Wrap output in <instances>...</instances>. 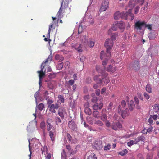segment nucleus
I'll return each mask as SVG.
<instances>
[{
    "label": "nucleus",
    "instance_id": "f257e3e1",
    "mask_svg": "<svg viewBox=\"0 0 159 159\" xmlns=\"http://www.w3.org/2000/svg\"><path fill=\"white\" fill-rule=\"evenodd\" d=\"M96 68L98 72L101 74L102 83L104 82L105 84H107L110 81L109 78L107 77L108 74L101 68L99 66H96Z\"/></svg>",
    "mask_w": 159,
    "mask_h": 159
},
{
    "label": "nucleus",
    "instance_id": "f03ea898",
    "mask_svg": "<svg viewBox=\"0 0 159 159\" xmlns=\"http://www.w3.org/2000/svg\"><path fill=\"white\" fill-rule=\"evenodd\" d=\"M134 15L131 12V9H129L127 12H121V18L122 19L126 20L128 19L131 20L134 19Z\"/></svg>",
    "mask_w": 159,
    "mask_h": 159
},
{
    "label": "nucleus",
    "instance_id": "7ed1b4c3",
    "mask_svg": "<svg viewBox=\"0 0 159 159\" xmlns=\"http://www.w3.org/2000/svg\"><path fill=\"white\" fill-rule=\"evenodd\" d=\"M113 45V42L112 40L110 39H106L105 43V46L107 48L106 53L108 54V57L111 55L110 50L112 48Z\"/></svg>",
    "mask_w": 159,
    "mask_h": 159
},
{
    "label": "nucleus",
    "instance_id": "20e7f679",
    "mask_svg": "<svg viewBox=\"0 0 159 159\" xmlns=\"http://www.w3.org/2000/svg\"><path fill=\"white\" fill-rule=\"evenodd\" d=\"M108 54L107 53H104V51H102L100 53V58L101 60L105 59V60L103 61L102 64L103 66L105 67V66L106 65L107 63L108 59L110 58L111 55L108 57Z\"/></svg>",
    "mask_w": 159,
    "mask_h": 159
},
{
    "label": "nucleus",
    "instance_id": "39448f33",
    "mask_svg": "<svg viewBox=\"0 0 159 159\" xmlns=\"http://www.w3.org/2000/svg\"><path fill=\"white\" fill-rule=\"evenodd\" d=\"M69 0H65L64 4H63L64 0H63L60 8L57 13L59 17L60 16H61V14L62 13V11L63 10V9L68 7Z\"/></svg>",
    "mask_w": 159,
    "mask_h": 159
},
{
    "label": "nucleus",
    "instance_id": "423d86ee",
    "mask_svg": "<svg viewBox=\"0 0 159 159\" xmlns=\"http://www.w3.org/2000/svg\"><path fill=\"white\" fill-rule=\"evenodd\" d=\"M93 147L98 150L102 149L103 148L102 142L100 140H95L93 145Z\"/></svg>",
    "mask_w": 159,
    "mask_h": 159
},
{
    "label": "nucleus",
    "instance_id": "0eeeda50",
    "mask_svg": "<svg viewBox=\"0 0 159 159\" xmlns=\"http://www.w3.org/2000/svg\"><path fill=\"white\" fill-rule=\"evenodd\" d=\"M108 0H104L102 3V6L100 9L99 11L100 12L105 11L108 7Z\"/></svg>",
    "mask_w": 159,
    "mask_h": 159
},
{
    "label": "nucleus",
    "instance_id": "6e6552de",
    "mask_svg": "<svg viewBox=\"0 0 159 159\" xmlns=\"http://www.w3.org/2000/svg\"><path fill=\"white\" fill-rule=\"evenodd\" d=\"M145 25V21H141L140 20H139L135 23L134 24L135 28L137 30H141L143 27H144V25Z\"/></svg>",
    "mask_w": 159,
    "mask_h": 159
},
{
    "label": "nucleus",
    "instance_id": "1a4fd4ad",
    "mask_svg": "<svg viewBox=\"0 0 159 159\" xmlns=\"http://www.w3.org/2000/svg\"><path fill=\"white\" fill-rule=\"evenodd\" d=\"M130 66L134 70H138L140 68L139 62L137 61H135L131 64Z\"/></svg>",
    "mask_w": 159,
    "mask_h": 159
},
{
    "label": "nucleus",
    "instance_id": "9d476101",
    "mask_svg": "<svg viewBox=\"0 0 159 159\" xmlns=\"http://www.w3.org/2000/svg\"><path fill=\"white\" fill-rule=\"evenodd\" d=\"M41 69L40 71H37V73L39 74V83H40L41 80L45 76V73L43 71H45L46 70V69L44 70V67L42 66L41 65Z\"/></svg>",
    "mask_w": 159,
    "mask_h": 159
},
{
    "label": "nucleus",
    "instance_id": "9b49d317",
    "mask_svg": "<svg viewBox=\"0 0 159 159\" xmlns=\"http://www.w3.org/2000/svg\"><path fill=\"white\" fill-rule=\"evenodd\" d=\"M85 40L84 41L85 45H88L90 48H92L94 45L95 42L92 41L91 40H87L86 39V36H84Z\"/></svg>",
    "mask_w": 159,
    "mask_h": 159
},
{
    "label": "nucleus",
    "instance_id": "f8f14e48",
    "mask_svg": "<svg viewBox=\"0 0 159 159\" xmlns=\"http://www.w3.org/2000/svg\"><path fill=\"white\" fill-rule=\"evenodd\" d=\"M137 4L138 1L136 0H130L129 1L128 6L130 8L129 9H131V11H132V10Z\"/></svg>",
    "mask_w": 159,
    "mask_h": 159
},
{
    "label": "nucleus",
    "instance_id": "ddd939ff",
    "mask_svg": "<svg viewBox=\"0 0 159 159\" xmlns=\"http://www.w3.org/2000/svg\"><path fill=\"white\" fill-rule=\"evenodd\" d=\"M56 130L54 128H53L51 131L49 132V135L51 140L54 141L55 140Z\"/></svg>",
    "mask_w": 159,
    "mask_h": 159
},
{
    "label": "nucleus",
    "instance_id": "4468645a",
    "mask_svg": "<svg viewBox=\"0 0 159 159\" xmlns=\"http://www.w3.org/2000/svg\"><path fill=\"white\" fill-rule=\"evenodd\" d=\"M48 107L49 108V110L51 112L55 113L56 112L55 109H58L59 106L58 104L56 103L55 105L52 104L51 105H48Z\"/></svg>",
    "mask_w": 159,
    "mask_h": 159
},
{
    "label": "nucleus",
    "instance_id": "2eb2a0df",
    "mask_svg": "<svg viewBox=\"0 0 159 159\" xmlns=\"http://www.w3.org/2000/svg\"><path fill=\"white\" fill-rule=\"evenodd\" d=\"M121 124L119 122H113L111 125L112 128L115 130H117L118 128H122Z\"/></svg>",
    "mask_w": 159,
    "mask_h": 159
},
{
    "label": "nucleus",
    "instance_id": "dca6fc26",
    "mask_svg": "<svg viewBox=\"0 0 159 159\" xmlns=\"http://www.w3.org/2000/svg\"><path fill=\"white\" fill-rule=\"evenodd\" d=\"M103 104L102 102H100L99 104L98 103H95L93 106V110H98L101 109L103 107Z\"/></svg>",
    "mask_w": 159,
    "mask_h": 159
},
{
    "label": "nucleus",
    "instance_id": "f3484780",
    "mask_svg": "<svg viewBox=\"0 0 159 159\" xmlns=\"http://www.w3.org/2000/svg\"><path fill=\"white\" fill-rule=\"evenodd\" d=\"M134 144H137L140 141L144 142L145 140V137L143 135L139 136L136 138L134 139Z\"/></svg>",
    "mask_w": 159,
    "mask_h": 159
},
{
    "label": "nucleus",
    "instance_id": "a211bd4d",
    "mask_svg": "<svg viewBox=\"0 0 159 159\" xmlns=\"http://www.w3.org/2000/svg\"><path fill=\"white\" fill-rule=\"evenodd\" d=\"M69 128L73 131L76 130V125L75 123L73 121H69L68 123Z\"/></svg>",
    "mask_w": 159,
    "mask_h": 159
},
{
    "label": "nucleus",
    "instance_id": "6ab92c4d",
    "mask_svg": "<svg viewBox=\"0 0 159 159\" xmlns=\"http://www.w3.org/2000/svg\"><path fill=\"white\" fill-rule=\"evenodd\" d=\"M129 114V112L128 108H126L124 111L121 112V115L123 118H125L126 116H128Z\"/></svg>",
    "mask_w": 159,
    "mask_h": 159
},
{
    "label": "nucleus",
    "instance_id": "aec40b11",
    "mask_svg": "<svg viewBox=\"0 0 159 159\" xmlns=\"http://www.w3.org/2000/svg\"><path fill=\"white\" fill-rule=\"evenodd\" d=\"M67 139L69 142L71 143H75L77 141V140L76 139H72V137L69 133L67 134Z\"/></svg>",
    "mask_w": 159,
    "mask_h": 159
},
{
    "label": "nucleus",
    "instance_id": "412c9836",
    "mask_svg": "<svg viewBox=\"0 0 159 159\" xmlns=\"http://www.w3.org/2000/svg\"><path fill=\"white\" fill-rule=\"evenodd\" d=\"M116 25L117 26V27L119 28L120 29H124L125 28V24L122 21H120L118 22L117 21L116 22Z\"/></svg>",
    "mask_w": 159,
    "mask_h": 159
},
{
    "label": "nucleus",
    "instance_id": "4be33fe9",
    "mask_svg": "<svg viewBox=\"0 0 159 159\" xmlns=\"http://www.w3.org/2000/svg\"><path fill=\"white\" fill-rule=\"evenodd\" d=\"M105 70L108 72H114L116 70V67H113L111 65H109L106 68Z\"/></svg>",
    "mask_w": 159,
    "mask_h": 159
},
{
    "label": "nucleus",
    "instance_id": "5701e85b",
    "mask_svg": "<svg viewBox=\"0 0 159 159\" xmlns=\"http://www.w3.org/2000/svg\"><path fill=\"white\" fill-rule=\"evenodd\" d=\"M134 101L135 103V107L137 109L139 110L141 109V107L139 104V101L136 97L134 98Z\"/></svg>",
    "mask_w": 159,
    "mask_h": 159
},
{
    "label": "nucleus",
    "instance_id": "b1692460",
    "mask_svg": "<svg viewBox=\"0 0 159 159\" xmlns=\"http://www.w3.org/2000/svg\"><path fill=\"white\" fill-rule=\"evenodd\" d=\"M106 111L105 109H102V115L100 117L101 120L103 121H106L107 119L106 114L103 113V112L105 111Z\"/></svg>",
    "mask_w": 159,
    "mask_h": 159
},
{
    "label": "nucleus",
    "instance_id": "393cba45",
    "mask_svg": "<svg viewBox=\"0 0 159 159\" xmlns=\"http://www.w3.org/2000/svg\"><path fill=\"white\" fill-rule=\"evenodd\" d=\"M52 59V55H50L48 56V58L46 60V61L45 62H43L41 66H44L45 67V65L47 63H48L49 62H50Z\"/></svg>",
    "mask_w": 159,
    "mask_h": 159
},
{
    "label": "nucleus",
    "instance_id": "a878e982",
    "mask_svg": "<svg viewBox=\"0 0 159 159\" xmlns=\"http://www.w3.org/2000/svg\"><path fill=\"white\" fill-rule=\"evenodd\" d=\"M117 26L116 25V24L115 22L113 25L111 27V29H110L108 30V34H110L111 33V30H112L113 31H116L117 30Z\"/></svg>",
    "mask_w": 159,
    "mask_h": 159
},
{
    "label": "nucleus",
    "instance_id": "bb28decb",
    "mask_svg": "<svg viewBox=\"0 0 159 159\" xmlns=\"http://www.w3.org/2000/svg\"><path fill=\"white\" fill-rule=\"evenodd\" d=\"M135 106V105L134 101L132 100H131L129 102V108L130 111H133Z\"/></svg>",
    "mask_w": 159,
    "mask_h": 159
},
{
    "label": "nucleus",
    "instance_id": "cd10ccee",
    "mask_svg": "<svg viewBox=\"0 0 159 159\" xmlns=\"http://www.w3.org/2000/svg\"><path fill=\"white\" fill-rule=\"evenodd\" d=\"M121 12L118 11L116 12L114 15V18L115 20H118L121 18Z\"/></svg>",
    "mask_w": 159,
    "mask_h": 159
},
{
    "label": "nucleus",
    "instance_id": "c85d7f7f",
    "mask_svg": "<svg viewBox=\"0 0 159 159\" xmlns=\"http://www.w3.org/2000/svg\"><path fill=\"white\" fill-rule=\"evenodd\" d=\"M101 75H96L94 77L93 79L94 80L97 81L98 80L99 82H98L99 83H102V80L101 78Z\"/></svg>",
    "mask_w": 159,
    "mask_h": 159
},
{
    "label": "nucleus",
    "instance_id": "c756f323",
    "mask_svg": "<svg viewBox=\"0 0 159 159\" xmlns=\"http://www.w3.org/2000/svg\"><path fill=\"white\" fill-rule=\"evenodd\" d=\"M66 148L68 150V152L70 153V154H74L76 153V152H74L72 149H71V147L70 145H66Z\"/></svg>",
    "mask_w": 159,
    "mask_h": 159
},
{
    "label": "nucleus",
    "instance_id": "7c9ffc66",
    "mask_svg": "<svg viewBox=\"0 0 159 159\" xmlns=\"http://www.w3.org/2000/svg\"><path fill=\"white\" fill-rule=\"evenodd\" d=\"M93 116L94 117L97 119L99 118L100 117L99 112L97 111H94L93 113Z\"/></svg>",
    "mask_w": 159,
    "mask_h": 159
},
{
    "label": "nucleus",
    "instance_id": "2f4dec72",
    "mask_svg": "<svg viewBox=\"0 0 159 159\" xmlns=\"http://www.w3.org/2000/svg\"><path fill=\"white\" fill-rule=\"evenodd\" d=\"M111 35V39L113 41V40H115L116 39V38L117 37L118 34L117 33H112L111 34H110Z\"/></svg>",
    "mask_w": 159,
    "mask_h": 159
},
{
    "label": "nucleus",
    "instance_id": "473e14b6",
    "mask_svg": "<svg viewBox=\"0 0 159 159\" xmlns=\"http://www.w3.org/2000/svg\"><path fill=\"white\" fill-rule=\"evenodd\" d=\"M154 111L157 112L159 111V106L158 104H155L153 106Z\"/></svg>",
    "mask_w": 159,
    "mask_h": 159
},
{
    "label": "nucleus",
    "instance_id": "72a5a7b5",
    "mask_svg": "<svg viewBox=\"0 0 159 159\" xmlns=\"http://www.w3.org/2000/svg\"><path fill=\"white\" fill-rule=\"evenodd\" d=\"M53 27V24H51V25H49V29L48 31V34L47 36V37L48 38H50V33L51 31V29Z\"/></svg>",
    "mask_w": 159,
    "mask_h": 159
},
{
    "label": "nucleus",
    "instance_id": "f704fd0d",
    "mask_svg": "<svg viewBox=\"0 0 159 159\" xmlns=\"http://www.w3.org/2000/svg\"><path fill=\"white\" fill-rule=\"evenodd\" d=\"M128 153V151L127 149H125L119 152L118 154L121 156H124L126 154Z\"/></svg>",
    "mask_w": 159,
    "mask_h": 159
},
{
    "label": "nucleus",
    "instance_id": "c9c22d12",
    "mask_svg": "<svg viewBox=\"0 0 159 159\" xmlns=\"http://www.w3.org/2000/svg\"><path fill=\"white\" fill-rule=\"evenodd\" d=\"M84 112L85 113L88 115H90L91 114V111L90 109L88 107H86L85 108Z\"/></svg>",
    "mask_w": 159,
    "mask_h": 159
},
{
    "label": "nucleus",
    "instance_id": "e433bc0d",
    "mask_svg": "<svg viewBox=\"0 0 159 159\" xmlns=\"http://www.w3.org/2000/svg\"><path fill=\"white\" fill-rule=\"evenodd\" d=\"M146 91L149 93H151L152 92L150 84L147 85L146 87Z\"/></svg>",
    "mask_w": 159,
    "mask_h": 159
},
{
    "label": "nucleus",
    "instance_id": "4c0bfd02",
    "mask_svg": "<svg viewBox=\"0 0 159 159\" xmlns=\"http://www.w3.org/2000/svg\"><path fill=\"white\" fill-rule=\"evenodd\" d=\"M152 25L151 24H147L146 22H145V25H144V27L145 28H147L150 30H152Z\"/></svg>",
    "mask_w": 159,
    "mask_h": 159
},
{
    "label": "nucleus",
    "instance_id": "58836bf2",
    "mask_svg": "<svg viewBox=\"0 0 159 159\" xmlns=\"http://www.w3.org/2000/svg\"><path fill=\"white\" fill-rule=\"evenodd\" d=\"M94 124L101 126L103 125V123L101 121L99 120L95 121Z\"/></svg>",
    "mask_w": 159,
    "mask_h": 159
},
{
    "label": "nucleus",
    "instance_id": "ea45409f",
    "mask_svg": "<svg viewBox=\"0 0 159 159\" xmlns=\"http://www.w3.org/2000/svg\"><path fill=\"white\" fill-rule=\"evenodd\" d=\"M58 98L59 99V101H60L61 103H63L64 102V98L61 95H59L58 96Z\"/></svg>",
    "mask_w": 159,
    "mask_h": 159
},
{
    "label": "nucleus",
    "instance_id": "a19ab883",
    "mask_svg": "<svg viewBox=\"0 0 159 159\" xmlns=\"http://www.w3.org/2000/svg\"><path fill=\"white\" fill-rule=\"evenodd\" d=\"M55 59L56 60L60 59L61 61H62L64 60V57L61 56H60L58 54H56L55 56Z\"/></svg>",
    "mask_w": 159,
    "mask_h": 159
},
{
    "label": "nucleus",
    "instance_id": "79ce46f5",
    "mask_svg": "<svg viewBox=\"0 0 159 159\" xmlns=\"http://www.w3.org/2000/svg\"><path fill=\"white\" fill-rule=\"evenodd\" d=\"M44 108V106L43 103H40L38 105V108L39 110L42 111Z\"/></svg>",
    "mask_w": 159,
    "mask_h": 159
},
{
    "label": "nucleus",
    "instance_id": "37998d69",
    "mask_svg": "<svg viewBox=\"0 0 159 159\" xmlns=\"http://www.w3.org/2000/svg\"><path fill=\"white\" fill-rule=\"evenodd\" d=\"M63 66V63L62 62L59 64H58L57 66V68L59 70H61Z\"/></svg>",
    "mask_w": 159,
    "mask_h": 159
},
{
    "label": "nucleus",
    "instance_id": "c03bdc74",
    "mask_svg": "<svg viewBox=\"0 0 159 159\" xmlns=\"http://www.w3.org/2000/svg\"><path fill=\"white\" fill-rule=\"evenodd\" d=\"M111 146L109 144H108L107 145L105 146L104 148V150L105 151H107L109 150L111 148Z\"/></svg>",
    "mask_w": 159,
    "mask_h": 159
},
{
    "label": "nucleus",
    "instance_id": "a18cd8bd",
    "mask_svg": "<svg viewBox=\"0 0 159 159\" xmlns=\"http://www.w3.org/2000/svg\"><path fill=\"white\" fill-rule=\"evenodd\" d=\"M61 159H66V154L64 150H63L61 153Z\"/></svg>",
    "mask_w": 159,
    "mask_h": 159
},
{
    "label": "nucleus",
    "instance_id": "49530a36",
    "mask_svg": "<svg viewBox=\"0 0 159 159\" xmlns=\"http://www.w3.org/2000/svg\"><path fill=\"white\" fill-rule=\"evenodd\" d=\"M55 122L56 125H58L59 123H61L62 121L59 117H57L55 118Z\"/></svg>",
    "mask_w": 159,
    "mask_h": 159
},
{
    "label": "nucleus",
    "instance_id": "de8ad7c7",
    "mask_svg": "<svg viewBox=\"0 0 159 159\" xmlns=\"http://www.w3.org/2000/svg\"><path fill=\"white\" fill-rule=\"evenodd\" d=\"M75 49L79 53L82 52L83 51L82 47L81 44H80L79 46L77 48H75Z\"/></svg>",
    "mask_w": 159,
    "mask_h": 159
},
{
    "label": "nucleus",
    "instance_id": "09e8293b",
    "mask_svg": "<svg viewBox=\"0 0 159 159\" xmlns=\"http://www.w3.org/2000/svg\"><path fill=\"white\" fill-rule=\"evenodd\" d=\"M148 37L150 39L153 40L155 38V36L152 33H150L148 34Z\"/></svg>",
    "mask_w": 159,
    "mask_h": 159
},
{
    "label": "nucleus",
    "instance_id": "8fccbe9b",
    "mask_svg": "<svg viewBox=\"0 0 159 159\" xmlns=\"http://www.w3.org/2000/svg\"><path fill=\"white\" fill-rule=\"evenodd\" d=\"M45 123L44 121L41 122L40 125V127L41 128L43 129H44L45 128Z\"/></svg>",
    "mask_w": 159,
    "mask_h": 159
},
{
    "label": "nucleus",
    "instance_id": "3c124183",
    "mask_svg": "<svg viewBox=\"0 0 159 159\" xmlns=\"http://www.w3.org/2000/svg\"><path fill=\"white\" fill-rule=\"evenodd\" d=\"M48 93L47 91H45L44 93V98L46 100L49 98V96H48Z\"/></svg>",
    "mask_w": 159,
    "mask_h": 159
},
{
    "label": "nucleus",
    "instance_id": "603ef678",
    "mask_svg": "<svg viewBox=\"0 0 159 159\" xmlns=\"http://www.w3.org/2000/svg\"><path fill=\"white\" fill-rule=\"evenodd\" d=\"M153 155L152 153H148L146 156V159H152Z\"/></svg>",
    "mask_w": 159,
    "mask_h": 159
},
{
    "label": "nucleus",
    "instance_id": "864d4df0",
    "mask_svg": "<svg viewBox=\"0 0 159 159\" xmlns=\"http://www.w3.org/2000/svg\"><path fill=\"white\" fill-rule=\"evenodd\" d=\"M53 126L51 125L50 124H47V128L48 131H51V129L52 128Z\"/></svg>",
    "mask_w": 159,
    "mask_h": 159
},
{
    "label": "nucleus",
    "instance_id": "5fc2aeb1",
    "mask_svg": "<svg viewBox=\"0 0 159 159\" xmlns=\"http://www.w3.org/2000/svg\"><path fill=\"white\" fill-rule=\"evenodd\" d=\"M98 100L97 97L95 96L93 97L92 99V102L93 103H96Z\"/></svg>",
    "mask_w": 159,
    "mask_h": 159
},
{
    "label": "nucleus",
    "instance_id": "6e6d98bb",
    "mask_svg": "<svg viewBox=\"0 0 159 159\" xmlns=\"http://www.w3.org/2000/svg\"><path fill=\"white\" fill-rule=\"evenodd\" d=\"M53 121V120L52 119L50 118H48L47 120L46 124H51V123Z\"/></svg>",
    "mask_w": 159,
    "mask_h": 159
},
{
    "label": "nucleus",
    "instance_id": "4d7b16f0",
    "mask_svg": "<svg viewBox=\"0 0 159 159\" xmlns=\"http://www.w3.org/2000/svg\"><path fill=\"white\" fill-rule=\"evenodd\" d=\"M47 102V104L48 105H51V104L53 103V101L51 99H50L49 98L46 100Z\"/></svg>",
    "mask_w": 159,
    "mask_h": 159
},
{
    "label": "nucleus",
    "instance_id": "13d9d810",
    "mask_svg": "<svg viewBox=\"0 0 159 159\" xmlns=\"http://www.w3.org/2000/svg\"><path fill=\"white\" fill-rule=\"evenodd\" d=\"M56 77V74L54 73H50L48 75V77L51 79L54 78Z\"/></svg>",
    "mask_w": 159,
    "mask_h": 159
},
{
    "label": "nucleus",
    "instance_id": "bf43d9fd",
    "mask_svg": "<svg viewBox=\"0 0 159 159\" xmlns=\"http://www.w3.org/2000/svg\"><path fill=\"white\" fill-rule=\"evenodd\" d=\"M134 141L133 140H131L129 142L127 143V145L128 146L130 147L134 144Z\"/></svg>",
    "mask_w": 159,
    "mask_h": 159
},
{
    "label": "nucleus",
    "instance_id": "052dcab7",
    "mask_svg": "<svg viewBox=\"0 0 159 159\" xmlns=\"http://www.w3.org/2000/svg\"><path fill=\"white\" fill-rule=\"evenodd\" d=\"M138 159H144L143 155L141 153H139L137 155Z\"/></svg>",
    "mask_w": 159,
    "mask_h": 159
},
{
    "label": "nucleus",
    "instance_id": "680f3d73",
    "mask_svg": "<svg viewBox=\"0 0 159 159\" xmlns=\"http://www.w3.org/2000/svg\"><path fill=\"white\" fill-rule=\"evenodd\" d=\"M139 8H140L138 6H137L135 7V8L134 9V13L135 14H136L138 12L139 9Z\"/></svg>",
    "mask_w": 159,
    "mask_h": 159
},
{
    "label": "nucleus",
    "instance_id": "e2e57ef3",
    "mask_svg": "<svg viewBox=\"0 0 159 159\" xmlns=\"http://www.w3.org/2000/svg\"><path fill=\"white\" fill-rule=\"evenodd\" d=\"M83 31V27L82 25H80L79 28L78 33L80 34Z\"/></svg>",
    "mask_w": 159,
    "mask_h": 159
},
{
    "label": "nucleus",
    "instance_id": "0e129e2a",
    "mask_svg": "<svg viewBox=\"0 0 159 159\" xmlns=\"http://www.w3.org/2000/svg\"><path fill=\"white\" fill-rule=\"evenodd\" d=\"M144 96L145 98L147 100H148L150 98L149 95L145 92L144 93Z\"/></svg>",
    "mask_w": 159,
    "mask_h": 159
},
{
    "label": "nucleus",
    "instance_id": "69168bd1",
    "mask_svg": "<svg viewBox=\"0 0 159 159\" xmlns=\"http://www.w3.org/2000/svg\"><path fill=\"white\" fill-rule=\"evenodd\" d=\"M150 117L152 118V119H153L154 120H157V115H150Z\"/></svg>",
    "mask_w": 159,
    "mask_h": 159
},
{
    "label": "nucleus",
    "instance_id": "338daca9",
    "mask_svg": "<svg viewBox=\"0 0 159 159\" xmlns=\"http://www.w3.org/2000/svg\"><path fill=\"white\" fill-rule=\"evenodd\" d=\"M148 122L150 123V125H152L153 123V120L152 118L150 117L148 120Z\"/></svg>",
    "mask_w": 159,
    "mask_h": 159
},
{
    "label": "nucleus",
    "instance_id": "774afa93",
    "mask_svg": "<svg viewBox=\"0 0 159 159\" xmlns=\"http://www.w3.org/2000/svg\"><path fill=\"white\" fill-rule=\"evenodd\" d=\"M58 114L61 117L62 119H63L64 118V116L63 113L61 112H59Z\"/></svg>",
    "mask_w": 159,
    "mask_h": 159
}]
</instances>
